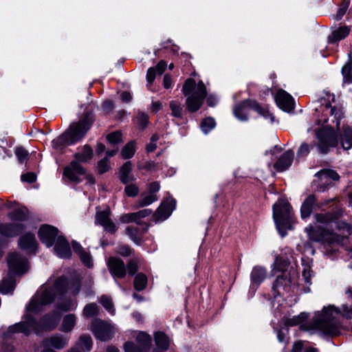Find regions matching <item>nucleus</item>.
<instances>
[{
    "mask_svg": "<svg viewBox=\"0 0 352 352\" xmlns=\"http://www.w3.org/2000/svg\"><path fill=\"white\" fill-rule=\"evenodd\" d=\"M80 290L78 283H68L64 278L58 279L51 277L43 285L32 297L26 307L27 314L23 320L19 323L9 327L7 331L3 335L5 339L11 338L15 333H23L29 335L32 331L39 333V325L34 321L31 314H37L41 311L45 306L50 304L56 296H62L66 293L76 295Z\"/></svg>",
    "mask_w": 352,
    "mask_h": 352,
    "instance_id": "nucleus-1",
    "label": "nucleus"
},
{
    "mask_svg": "<svg viewBox=\"0 0 352 352\" xmlns=\"http://www.w3.org/2000/svg\"><path fill=\"white\" fill-rule=\"evenodd\" d=\"M28 210L19 208L9 214L14 222L12 223L0 224V234L6 236H14L23 231L28 230L19 240L21 249L30 254H35L37 249V241L35 236L31 232V224L28 220Z\"/></svg>",
    "mask_w": 352,
    "mask_h": 352,
    "instance_id": "nucleus-2",
    "label": "nucleus"
},
{
    "mask_svg": "<svg viewBox=\"0 0 352 352\" xmlns=\"http://www.w3.org/2000/svg\"><path fill=\"white\" fill-rule=\"evenodd\" d=\"M315 218L318 224L315 227L310 226L305 229L309 239L312 241L322 242L329 244H340L344 240L346 234H352V225H349L345 222H339L337 224L340 234L328 230L327 226L332 223L335 219L334 215L331 214H317Z\"/></svg>",
    "mask_w": 352,
    "mask_h": 352,
    "instance_id": "nucleus-3",
    "label": "nucleus"
},
{
    "mask_svg": "<svg viewBox=\"0 0 352 352\" xmlns=\"http://www.w3.org/2000/svg\"><path fill=\"white\" fill-rule=\"evenodd\" d=\"M93 120L92 114L87 113L82 120L72 124L64 134L54 140L52 142V147L56 150H60L64 146L78 142L89 129Z\"/></svg>",
    "mask_w": 352,
    "mask_h": 352,
    "instance_id": "nucleus-4",
    "label": "nucleus"
},
{
    "mask_svg": "<svg viewBox=\"0 0 352 352\" xmlns=\"http://www.w3.org/2000/svg\"><path fill=\"white\" fill-rule=\"evenodd\" d=\"M288 265L287 260H283L281 257L276 256L274 265L279 271H281V275H278L276 282L272 286V290L274 296L283 295L284 292H290L296 283L298 274L296 271L291 268L289 270H284Z\"/></svg>",
    "mask_w": 352,
    "mask_h": 352,
    "instance_id": "nucleus-5",
    "label": "nucleus"
},
{
    "mask_svg": "<svg viewBox=\"0 0 352 352\" xmlns=\"http://www.w3.org/2000/svg\"><path fill=\"white\" fill-rule=\"evenodd\" d=\"M7 263L9 268L8 278H3L0 283V292L3 294L12 293L15 287L12 274H21L28 271L27 260L19 254L13 252L8 255Z\"/></svg>",
    "mask_w": 352,
    "mask_h": 352,
    "instance_id": "nucleus-6",
    "label": "nucleus"
},
{
    "mask_svg": "<svg viewBox=\"0 0 352 352\" xmlns=\"http://www.w3.org/2000/svg\"><path fill=\"white\" fill-rule=\"evenodd\" d=\"M184 95L186 97V104L190 112H195L201 107L206 96V87L203 82L196 83L192 78H188L182 87Z\"/></svg>",
    "mask_w": 352,
    "mask_h": 352,
    "instance_id": "nucleus-7",
    "label": "nucleus"
},
{
    "mask_svg": "<svg viewBox=\"0 0 352 352\" xmlns=\"http://www.w3.org/2000/svg\"><path fill=\"white\" fill-rule=\"evenodd\" d=\"M273 218L278 232L285 236L286 230L292 229L294 223L291 206L286 200L280 199L274 204Z\"/></svg>",
    "mask_w": 352,
    "mask_h": 352,
    "instance_id": "nucleus-8",
    "label": "nucleus"
},
{
    "mask_svg": "<svg viewBox=\"0 0 352 352\" xmlns=\"http://www.w3.org/2000/svg\"><path fill=\"white\" fill-rule=\"evenodd\" d=\"M250 109L254 110L270 123L274 121V116L267 109L261 108L255 101L245 100L234 109L235 117L241 121H246Z\"/></svg>",
    "mask_w": 352,
    "mask_h": 352,
    "instance_id": "nucleus-9",
    "label": "nucleus"
},
{
    "mask_svg": "<svg viewBox=\"0 0 352 352\" xmlns=\"http://www.w3.org/2000/svg\"><path fill=\"white\" fill-rule=\"evenodd\" d=\"M63 177L69 182L79 183L82 178H85L90 184H94L95 179L93 175L87 173L85 168L78 162L74 160L67 165L63 171Z\"/></svg>",
    "mask_w": 352,
    "mask_h": 352,
    "instance_id": "nucleus-10",
    "label": "nucleus"
},
{
    "mask_svg": "<svg viewBox=\"0 0 352 352\" xmlns=\"http://www.w3.org/2000/svg\"><path fill=\"white\" fill-rule=\"evenodd\" d=\"M319 139L318 149L322 153L328 151L329 146H336L338 144L339 139L331 128H324L317 133Z\"/></svg>",
    "mask_w": 352,
    "mask_h": 352,
    "instance_id": "nucleus-11",
    "label": "nucleus"
},
{
    "mask_svg": "<svg viewBox=\"0 0 352 352\" xmlns=\"http://www.w3.org/2000/svg\"><path fill=\"white\" fill-rule=\"evenodd\" d=\"M91 329L95 337L102 341L109 340L115 332L113 326L100 320H95L92 322Z\"/></svg>",
    "mask_w": 352,
    "mask_h": 352,
    "instance_id": "nucleus-12",
    "label": "nucleus"
},
{
    "mask_svg": "<svg viewBox=\"0 0 352 352\" xmlns=\"http://www.w3.org/2000/svg\"><path fill=\"white\" fill-rule=\"evenodd\" d=\"M41 241L47 247H51L58 236V230L50 225H43L38 232Z\"/></svg>",
    "mask_w": 352,
    "mask_h": 352,
    "instance_id": "nucleus-13",
    "label": "nucleus"
},
{
    "mask_svg": "<svg viewBox=\"0 0 352 352\" xmlns=\"http://www.w3.org/2000/svg\"><path fill=\"white\" fill-rule=\"evenodd\" d=\"M278 107L286 112H290L294 108V101L292 96L283 89H279L275 96Z\"/></svg>",
    "mask_w": 352,
    "mask_h": 352,
    "instance_id": "nucleus-14",
    "label": "nucleus"
},
{
    "mask_svg": "<svg viewBox=\"0 0 352 352\" xmlns=\"http://www.w3.org/2000/svg\"><path fill=\"white\" fill-rule=\"evenodd\" d=\"M175 204V200L173 198H168L164 201L156 211V219L157 221H164L166 219L174 210Z\"/></svg>",
    "mask_w": 352,
    "mask_h": 352,
    "instance_id": "nucleus-15",
    "label": "nucleus"
},
{
    "mask_svg": "<svg viewBox=\"0 0 352 352\" xmlns=\"http://www.w3.org/2000/svg\"><path fill=\"white\" fill-rule=\"evenodd\" d=\"M110 210L98 212L96 215V222L102 226L104 229L111 233H114L117 230L115 223L109 218Z\"/></svg>",
    "mask_w": 352,
    "mask_h": 352,
    "instance_id": "nucleus-16",
    "label": "nucleus"
},
{
    "mask_svg": "<svg viewBox=\"0 0 352 352\" xmlns=\"http://www.w3.org/2000/svg\"><path fill=\"white\" fill-rule=\"evenodd\" d=\"M316 176L320 180L318 185L320 190L324 191L326 186L330 185L333 181H338L340 178L338 174L332 170H322L316 174Z\"/></svg>",
    "mask_w": 352,
    "mask_h": 352,
    "instance_id": "nucleus-17",
    "label": "nucleus"
},
{
    "mask_svg": "<svg viewBox=\"0 0 352 352\" xmlns=\"http://www.w3.org/2000/svg\"><path fill=\"white\" fill-rule=\"evenodd\" d=\"M151 213V210L144 209L136 212L123 214L120 217L119 220L123 223L135 222L137 224H140L141 219L149 216Z\"/></svg>",
    "mask_w": 352,
    "mask_h": 352,
    "instance_id": "nucleus-18",
    "label": "nucleus"
},
{
    "mask_svg": "<svg viewBox=\"0 0 352 352\" xmlns=\"http://www.w3.org/2000/svg\"><path fill=\"white\" fill-rule=\"evenodd\" d=\"M54 252L56 254L62 258H69L72 251L68 242L62 236H57L54 241Z\"/></svg>",
    "mask_w": 352,
    "mask_h": 352,
    "instance_id": "nucleus-19",
    "label": "nucleus"
},
{
    "mask_svg": "<svg viewBox=\"0 0 352 352\" xmlns=\"http://www.w3.org/2000/svg\"><path fill=\"white\" fill-rule=\"evenodd\" d=\"M109 269L116 278H123L126 274L124 264L120 258L111 257L107 262Z\"/></svg>",
    "mask_w": 352,
    "mask_h": 352,
    "instance_id": "nucleus-20",
    "label": "nucleus"
},
{
    "mask_svg": "<svg viewBox=\"0 0 352 352\" xmlns=\"http://www.w3.org/2000/svg\"><path fill=\"white\" fill-rule=\"evenodd\" d=\"M67 342L68 338L66 336L56 333L43 340V346L44 347L51 346L56 349H62L67 344Z\"/></svg>",
    "mask_w": 352,
    "mask_h": 352,
    "instance_id": "nucleus-21",
    "label": "nucleus"
},
{
    "mask_svg": "<svg viewBox=\"0 0 352 352\" xmlns=\"http://www.w3.org/2000/svg\"><path fill=\"white\" fill-rule=\"evenodd\" d=\"M74 251L78 255L84 265L90 268L93 267L92 257L89 252H87L78 243L73 241Z\"/></svg>",
    "mask_w": 352,
    "mask_h": 352,
    "instance_id": "nucleus-22",
    "label": "nucleus"
},
{
    "mask_svg": "<svg viewBox=\"0 0 352 352\" xmlns=\"http://www.w3.org/2000/svg\"><path fill=\"white\" fill-rule=\"evenodd\" d=\"M294 158L293 151L289 150L284 153L274 164V168L278 171L287 170L292 164Z\"/></svg>",
    "mask_w": 352,
    "mask_h": 352,
    "instance_id": "nucleus-23",
    "label": "nucleus"
},
{
    "mask_svg": "<svg viewBox=\"0 0 352 352\" xmlns=\"http://www.w3.org/2000/svg\"><path fill=\"white\" fill-rule=\"evenodd\" d=\"M131 170L132 164L131 162H125L120 168V179L123 184H126L135 180L134 176L131 173Z\"/></svg>",
    "mask_w": 352,
    "mask_h": 352,
    "instance_id": "nucleus-24",
    "label": "nucleus"
},
{
    "mask_svg": "<svg viewBox=\"0 0 352 352\" xmlns=\"http://www.w3.org/2000/svg\"><path fill=\"white\" fill-rule=\"evenodd\" d=\"M60 320V314L54 311L45 316L42 321V329L52 330L56 327Z\"/></svg>",
    "mask_w": 352,
    "mask_h": 352,
    "instance_id": "nucleus-25",
    "label": "nucleus"
},
{
    "mask_svg": "<svg viewBox=\"0 0 352 352\" xmlns=\"http://www.w3.org/2000/svg\"><path fill=\"white\" fill-rule=\"evenodd\" d=\"M349 32L350 29L347 26H340L332 32L331 35L329 36V42L333 43L344 39L348 36Z\"/></svg>",
    "mask_w": 352,
    "mask_h": 352,
    "instance_id": "nucleus-26",
    "label": "nucleus"
},
{
    "mask_svg": "<svg viewBox=\"0 0 352 352\" xmlns=\"http://www.w3.org/2000/svg\"><path fill=\"white\" fill-rule=\"evenodd\" d=\"M76 323V317L73 314L66 315L62 321L60 331L64 333H68L72 331Z\"/></svg>",
    "mask_w": 352,
    "mask_h": 352,
    "instance_id": "nucleus-27",
    "label": "nucleus"
},
{
    "mask_svg": "<svg viewBox=\"0 0 352 352\" xmlns=\"http://www.w3.org/2000/svg\"><path fill=\"white\" fill-rule=\"evenodd\" d=\"M340 141L342 148L348 150L352 147V129L346 127L340 135Z\"/></svg>",
    "mask_w": 352,
    "mask_h": 352,
    "instance_id": "nucleus-28",
    "label": "nucleus"
},
{
    "mask_svg": "<svg viewBox=\"0 0 352 352\" xmlns=\"http://www.w3.org/2000/svg\"><path fill=\"white\" fill-rule=\"evenodd\" d=\"M265 277L266 273L263 267L256 266L252 269L251 272V281L252 285L254 284H260L262 281L264 280Z\"/></svg>",
    "mask_w": 352,
    "mask_h": 352,
    "instance_id": "nucleus-29",
    "label": "nucleus"
},
{
    "mask_svg": "<svg viewBox=\"0 0 352 352\" xmlns=\"http://www.w3.org/2000/svg\"><path fill=\"white\" fill-rule=\"evenodd\" d=\"M315 204V197L313 195L309 196L302 203L301 206V217L305 219L311 214L313 206Z\"/></svg>",
    "mask_w": 352,
    "mask_h": 352,
    "instance_id": "nucleus-30",
    "label": "nucleus"
},
{
    "mask_svg": "<svg viewBox=\"0 0 352 352\" xmlns=\"http://www.w3.org/2000/svg\"><path fill=\"white\" fill-rule=\"evenodd\" d=\"M136 340L139 346L142 347L146 352L148 351L151 343V338L149 335L144 332H140L137 336Z\"/></svg>",
    "mask_w": 352,
    "mask_h": 352,
    "instance_id": "nucleus-31",
    "label": "nucleus"
},
{
    "mask_svg": "<svg viewBox=\"0 0 352 352\" xmlns=\"http://www.w3.org/2000/svg\"><path fill=\"white\" fill-rule=\"evenodd\" d=\"M92 156L93 151L91 147L87 145L83 147L82 152H78L75 154V158L79 162H87L91 159Z\"/></svg>",
    "mask_w": 352,
    "mask_h": 352,
    "instance_id": "nucleus-32",
    "label": "nucleus"
},
{
    "mask_svg": "<svg viewBox=\"0 0 352 352\" xmlns=\"http://www.w3.org/2000/svg\"><path fill=\"white\" fill-rule=\"evenodd\" d=\"M155 340L158 349L166 351L169 346L168 337L162 332H157L155 334Z\"/></svg>",
    "mask_w": 352,
    "mask_h": 352,
    "instance_id": "nucleus-33",
    "label": "nucleus"
},
{
    "mask_svg": "<svg viewBox=\"0 0 352 352\" xmlns=\"http://www.w3.org/2000/svg\"><path fill=\"white\" fill-rule=\"evenodd\" d=\"M344 83H351L352 82V64L347 62L344 64L342 69Z\"/></svg>",
    "mask_w": 352,
    "mask_h": 352,
    "instance_id": "nucleus-34",
    "label": "nucleus"
},
{
    "mask_svg": "<svg viewBox=\"0 0 352 352\" xmlns=\"http://www.w3.org/2000/svg\"><path fill=\"white\" fill-rule=\"evenodd\" d=\"M78 346L83 351H89L92 347L91 337L87 335L81 336L79 338Z\"/></svg>",
    "mask_w": 352,
    "mask_h": 352,
    "instance_id": "nucleus-35",
    "label": "nucleus"
},
{
    "mask_svg": "<svg viewBox=\"0 0 352 352\" xmlns=\"http://www.w3.org/2000/svg\"><path fill=\"white\" fill-rule=\"evenodd\" d=\"M157 199L156 195L153 193H146L142 195L141 199L138 201V207H144L151 204Z\"/></svg>",
    "mask_w": 352,
    "mask_h": 352,
    "instance_id": "nucleus-36",
    "label": "nucleus"
},
{
    "mask_svg": "<svg viewBox=\"0 0 352 352\" xmlns=\"http://www.w3.org/2000/svg\"><path fill=\"white\" fill-rule=\"evenodd\" d=\"M135 152V143L133 142H129L125 145L121 152L123 159H130Z\"/></svg>",
    "mask_w": 352,
    "mask_h": 352,
    "instance_id": "nucleus-37",
    "label": "nucleus"
},
{
    "mask_svg": "<svg viewBox=\"0 0 352 352\" xmlns=\"http://www.w3.org/2000/svg\"><path fill=\"white\" fill-rule=\"evenodd\" d=\"M147 283V278L143 274H138L135 277L134 287L136 290L141 291L144 289Z\"/></svg>",
    "mask_w": 352,
    "mask_h": 352,
    "instance_id": "nucleus-38",
    "label": "nucleus"
},
{
    "mask_svg": "<svg viewBox=\"0 0 352 352\" xmlns=\"http://www.w3.org/2000/svg\"><path fill=\"white\" fill-rule=\"evenodd\" d=\"M325 111L327 113H330L337 120V125H338V120H340L342 116V111L341 108L332 107L331 104L327 103L326 104Z\"/></svg>",
    "mask_w": 352,
    "mask_h": 352,
    "instance_id": "nucleus-39",
    "label": "nucleus"
},
{
    "mask_svg": "<svg viewBox=\"0 0 352 352\" xmlns=\"http://www.w3.org/2000/svg\"><path fill=\"white\" fill-rule=\"evenodd\" d=\"M171 115L175 118H182V107L181 104L175 100H171L169 103Z\"/></svg>",
    "mask_w": 352,
    "mask_h": 352,
    "instance_id": "nucleus-40",
    "label": "nucleus"
},
{
    "mask_svg": "<svg viewBox=\"0 0 352 352\" xmlns=\"http://www.w3.org/2000/svg\"><path fill=\"white\" fill-rule=\"evenodd\" d=\"M214 126L215 121L213 118H207L204 119L201 124V129L205 134H207Z\"/></svg>",
    "mask_w": 352,
    "mask_h": 352,
    "instance_id": "nucleus-41",
    "label": "nucleus"
},
{
    "mask_svg": "<svg viewBox=\"0 0 352 352\" xmlns=\"http://www.w3.org/2000/svg\"><path fill=\"white\" fill-rule=\"evenodd\" d=\"M98 307L94 303L87 305L83 310V315L86 317H93L97 315Z\"/></svg>",
    "mask_w": 352,
    "mask_h": 352,
    "instance_id": "nucleus-42",
    "label": "nucleus"
},
{
    "mask_svg": "<svg viewBox=\"0 0 352 352\" xmlns=\"http://www.w3.org/2000/svg\"><path fill=\"white\" fill-rule=\"evenodd\" d=\"M315 146V144L311 143L310 144H308L307 143H302L300 146L298 152H297V156L298 157H305L309 154L310 152V150L314 148Z\"/></svg>",
    "mask_w": 352,
    "mask_h": 352,
    "instance_id": "nucleus-43",
    "label": "nucleus"
},
{
    "mask_svg": "<svg viewBox=\"0 0 352 352\" xmlns=\"http://www.w3.org/2000/svg\"><path fill=\"white\" fill-rule=\"evenodd\" d=\"M100 302L109 314L111 315L115 314V309L111 298L107 296H102L100 298Z\"/></svg>",
    "mask_w": 352,
    "mask_h": 352,
    "instance_id": "nucleus-44",
    "label": "nucleus"
},
{
    "mask_svg": "<svg viewBox=\"0 0 352 352\" xmlns=\"http://www.w3.org/2000/svg\"><path fill=\"white\" fill-rule=\"evenodd\" d=\"M108 142L114 146L122 142V133L119 131H116L109 134L107 137Z\"/></svg>",
    "mask_w": 352,
    "mask_h": 352,
    "instance_id": "nucleus-45",
    "label": "nucleus"
},
{
    "mask_svg": "<svg viewBox=\"0 0 352 352\" xmlns=\"http://www.w3.org/2000/svg\"><path fill=\"white\" fill-rule=\"evenodd\" d=\"M76 307V303L71 300L60 302L58 305V309L60 311H67L74 309Z\"/></svg>",
    "mask_w": 352,
    "mask_h": 352,
    "instance_id": "nucleus-46",
    "label": "nucleus"
},
{
    "mask_svg": "<svg viewBox=\"0 0 352 352\" xmlns=\"http://www.w3.org/2000/svg\"><path fill=\"white\" fill-rule=\"evenodd\" d=\"M124 192L129 197H135L139 193V188L135 184H126Z\"/></svg>",
    "mask_w": 352,
    "mask_h": 352,
    "instance_id": "nucleus-47",
    "label": "nucleus"
},
{
    "mask_svg": "<svg viewBox=\"0 0 352 352\" xmlns=\"http://www.w3.org/2000/svg\"><path fill=\"white\" fill-rule=\"evenodd\" d=\"M136 123L142 129L146 127L148 124V116L144 113H138L136 118Z\"/></svg>",
    "mask_w": 352,
    "mask_h": 352,
    "instance_id": "nucleus-48",
    "label": "nucleus"
},
{
    "mask_svg": "<svg viewBox=\"0 0 352 352\" xmlns=\"http://www.w3.org/2000/svg\"><path fill=\"white\" fill-rule=\"evenodd\" d=\"M126 232L135 243H139L140 236L138 234V230L136 228L127 227L126 229Z\"/></svg>",
    "mask_w": 352,
    "mask_h": 352,
    "instance_id": "nucleus-49",
    "label": "nucleus"
},
{
    "mask_svg": "<svg viewBox=\"0 0 352 352\" xmlns=\"http://www.w3.org/2000/svg\"><path fill=\"white\" fill-rule=\"evenodd\" d=\"M349 6V1L344 0L338 10V12L336 14V19L337 20H340L342 19V17L345 14V13L346 12V10H348Z\"/></svg>",
    "mask_w": 352,
    "mask_h": 352,
    "instance_id": "nucleus-50",
    "label": "nucleus"
},
{
    "mask_svg": "<svg viewBox=\"0 0 352 352\" xmlns=\"http://www.w3.org/2000/svg\"><path fill=\"white\" fill-rule=\"evenodd\" d=\"M124 349L125 352H146L142 347L136 346L134 343L130 342L124 344Z\"/></svg>",
    "mask_w": 352,
    "mask_h": 352,
    "instance_id": "nucleus-51",
    "label": "nucleus"
},
{
    "mask_svg": "<svg viewBox=\"0 0 352 352\" xmlns=\"http://www.w3.org/2000/svg\"><path fill=\"white\" fill-rule=\"evenodd\" d=\"M15 154L21 163H23L28 157V153L24 148L19 147L15 150Z\"/></svg>",
    "mask_w": 352,
    "mask_h": 352,
    "instance_id": "nucleus-52",
    "label": "nucleus"
},
{
    "mask_svg": "<svg viewBox=\"0 0 352 352\" xmlns=\"http://www.w3.org/2000/svg\"><path fill=\"white\" fill-rule=\"evenodd\" d=\"M109 168H110L109 162V160L107 157L100 160L98 162V171L100 173H104L107 172L109 169Z\"/></svg>",
    "mask_w": 352,
    "mask_h": 352,
    "instance_id": "nucleus-53",
    "label": "nucleus"
},
{
    "mask_svg": "<svg viewBox=\"0 0 352 352\" xmlns=\"http://www.w3.org/2000/svg\"><path fill=\"white\" fill-rule=\"evenodd\" d=\"M302 277L307 284H311V270L309 265H304L302 270Z\"/></svg>",
    "mask_w": 352,
    "mask_h": 352,
    "instance_id": "nucleus-54",
    "label": "nucleus"
},
{
    "mask_svg": "<svg viewBox=\"0 0 352 352\" xmlns=\"http://www.w3.org/2000/svg\"><path fill=\"white\" fill-rule=\"evenodd\" d=\"M159 140V137L157 135H153L151 138L149 144L146 146V150L148 152H153L157 148V142Z\"/></svg>",
    "mask_w": 352,
    "mask_h": 352,
    "instance_id": "nucleus-55",
    "label": "nucleus"
},
{
    "mask_svg": "<svg viewBox=\"0 0 352 352\" xmlns=\"http://www.w3.org/2000/svg\"><path fill=\"white\" fill-rule=\"evenodd\" d=\"M157 74V73L155 72V69L153 67H151L148 69L146 74V80L148 83L152 84Z\"/></svg>",
    "mask_w": 352,
    "mask_h": 352,
    "instance_id": "nucleus-56",
    "label": "nucleus"
},
{
    "mask_svg": "<svg viewBox=\"0 0 352 352\" xmlns=\"http://www.w3.org/2000/svg\"><path fill=\"white\" fill-rule=\"evenodd\" d=\"M21 180L31 183L36 180V175L32 173H28L21 175Z\"/></svg>",
    "mask_w": 352,
    "mask_h": 352,
    "instance_id": "nucleus-57",
    "label": "nucleus"
},
{
    "mask_svg": "<svg viewBox=\"0 0 352 352\" xmlns=\"http://www.w3.org/2000/svg\"><path fill=\"white\" fill-rule=\"evenodd\" d=\"M127 270L130 274H134L138 270V264L135 261H131L127 265Z\"/></svg>",
    "mask_w": 352,
    "mask_h": 352,
    "instance_id": "nucleus-58",
    "label": "nucleus"
},
{
    "mask_svg": "<svg viewBox=\"0 0 352 352\" xmlns=\"http://www.w3.org/2000/svg\"><path fill=\"white\" fill-rule=\"evenodd\" d=\"M166 67V63L164 60H161L158 63L155 69L157 74L160 75L164 72Z\"/></svg>",
    "mask_w": 352,
    "mask_h": 352,
    "instance_id": "nucleus-59",
    "label": "nucleus"
},
{
    "mask_svg": "<svg viewBox=\"0 0 352 352\" xmlns=\"http://www.w3.org/2000/svg\"><path fill=\"white\" fill-rule=\"evenodd\" d=\"M131 249L128 246L122 245L118 249V252L122 256H129L131 254Z\"/></svg>",
    "mask_w": 352,
    "mask_h": 352,
    "instance_id": "nucleus-60",
    "label": "nucleus"
},
{
    "mask_svg": "<svg viewBox=\"0 0 352 352\" xmlns=\"http://www.w3.org/2000/svg\"><path fill=\"white\" fill-rule=\"evenodd\" d=\"M303 349V342L298 341L293 344L292 352H302Z\"/></svg>",
    "mask_w": 352,
    "mask_h": 352,
    "instance_id": "nucleus-61",
    "label": "nucleus"
},
{
    "mask_svg": "<svg viewBox=\"0 0 352 352\" xmlns=\"http://www.w3.org/2000/svg\"><path fill=\"white\" fill-rule=\"evenodd\" d=\"M163 85L166 89H169L172 85L171 77L168 75H165L163 80Z\"/></svg>",
    "mask_w": 352,
    "mask_h": 352,
    "instance_id": "nucleus-62",
    "label": "nucleus"
},
{
    "mask_svg": "<svg viewBox=\"0 0 352 352\" xmlns=\"http://www.w3.org/2000/svg\"><path fill=\"white\" fill-rule=\"evenodd\" d=\"M149 192L150 193H155L157 192L160 190V184L157 182H153L150 184L149 188Z\"/></svg>",
    "mask_w": 352,
    "mask_h": 352,
    "instance_id": "nucleus-63",
    "label": "nucleus"
},
{
    "mask_svg": "<svg viewBox=\"0 0 352 352\" xmlns=\"http://www.w3.org/2000/svg\"><path fill=\"white\" fill-rule=\"evenodd\" d=\"M120 98L123 102H128L131 100V96L130 93H129L127 91H123L120 94Z\"/></svg>",
    "mask_w": 352,
    "mask_h": 352,
    "instance_id": "nucleus-64",
    "label": "nucleus"
}]
</instances>
